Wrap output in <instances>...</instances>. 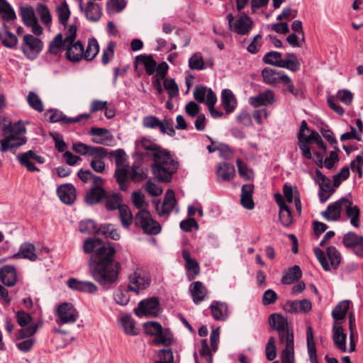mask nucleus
Here are the masks:
<instances>
[{"instance_id":"obj_1","label":"nucleus","mask_w":363,"mask_h":363,"mask_svg":"<svg viewBox=\"0 0 363 363\" xmlns=\"http://www.w3.org/2000/svg\"><path fill=\"white\" fill-rule=\"evenodd\" d=\"M83 250L91 254L89 267L93 278L100 284L106 285L115 282L118 278L121 264L114 259L115 247L102 240L90 238L85 240Z\"/></svg>"},{"instance_id":"obj_2","label":"nucleus","mask_w":363,"mask_h":363,"mask_svg":"<svg viewBox=\"0 0 363 363\" xmlns=\"http://www.w3.org/2000/svg\"><path fill=\"white\" fill-rule=\"evenodd\" d=\"M142 148L153 152L154 163L152 165V173L160 181L168 182L177 169V163L174 161L169 152L162 149L155 143L147 139H142L140 142Z\"/></svg>"},{"instance_id":"obj_3","label":"nucleus","mask_w":363,"mask_h":363,"mask_svg":"<svg viewBox=\"0 0 363 363\" xmlns=\"http://www.w3.org/2000/svg\"><path fill=\"white\" fill-rule=\"evenodd\" d=\"M3 138L0 140V151H10L15 153L16 150L26 144L27 138L25 136L26 128L21 121L10 123L2 128Z\"/></svg>"},{"instance_id":"obj_4","label":"nucleus","mask_w":363,"mask_h":363,"mask_svg":"<svg viewBox=\"0 0 363 363\" xmlns=\"http://www.w3.org/2000/svg\"><path fill=\"white\" fill-rule=\"evenodd\" d=\"M110 155L115 158L117 168L115 171V177L123 191L128 189V172L129 166L126 165L127 155L123 150L118 149L110 152Z\"/></svg>"},{"instance_id":"obj_5","label":"nucleus","mask_w":363,"mask_h":363,"mask_svg":"<svg viewBox=\"0 0 363 363\" xmlns=\"http://www.w3.org/2000/svg\"><path fill=\"white\" fill-rule=\"evenodd\" d=\"M144 330L147 334L152 335V344L155 345H162L169 346L173 340V335L169 329H163L161 325L157 322H147L144 324Z\"/></svg>"},{"instance_id":"obj_6","label":"nucleus","mask_w":363,"mask_h":363,"mask_svg":"<svg viewBox=\"0 0 363 363\" xmlns=\"http://www.w3.org/2000/svg\"><path fill=\"white\" fill-rule=\"evenodd\" d=\"M313 252L325 271H329L330 267L337 269L341 262V255L334 246H329L326 249V255L330 261L328 264L325 252L319 247H314Z\"/></svg>"},{"instance_id":"obj_7","label":"nucleus","mask_w":363,"mask_h":363,"mask_svg":"<svg viewBox=\"0 0 363 363\" xmlns=\"http://www.w3.org/2000/svg\"><path fill=\"white\" fill-rule=\"evenodd\" d=\"M37 324H31L28 327L21 328L18 333L16 340V347L22 352H30L36 342V339L33 337L38 330Z\"/></svg>"},{"instance_id":"obj_8","label":"nucleus","mask_w":363,"mask_h":363,"mask_svg":"<svg viewBox=\"0 0 363 363\" xmlns=\"http://www.w3.org/2000/svg\"><path fill=\"white\" fill-rule=\"evenodd\" d=\"M229 28L231 31L240 35H247L253 27L252 18L245 13H242L238 18H235L233 13L226 16Z\"/></svg>"},{"instance_id":"obj_9","label":"nucleus","mask_w":363,"mask_h":363,"mask_svg":"<svg viewBox=\"0 0 363 363\" xmlns=\"http://www.w3.org/2000/svg\"><path fill=\"white\" fill-rule=\"evenodd\" d=\"M135 223L141 228L144 233L150 235H156L160 232V224L152 219L149 211L140 210L135 217Z\"/></svg>"},{"instance_id":"obj_10","label":"nucleus","mask_w":363,"mask_h":363,"mask_svg":"<svg viewBox=\"0 0 363 363\" xmlns=\"http://www.w3.org/2000/svg\"><path fill=\"white\" fill-rule=\"evenodd\" d=\"M279 334L281 343L285 344L281 352V363L294 362V336L292 329H288Z\"/></svg>"},{"instance_id":"obj_11","label":"nucleus","mask_w":363,"mask_h":363,"mask_svg":"<svg viewBox=\"0 0 363 363\" xmlns=\"http://www.w3.org/2000/svg\"><path fill=\"white\" fill-rule=\"evenodd\" d=\"M16 160L22 167L30 172H40V169L35 164H43L45 161L43 157L32 150L18 153L16 155Z\"/></svg>"},{"instance_id":"obj_12","label":"nucleus","mask_w":363,"mask_h":363,"mask_svg":"<svg viewBox=\"0 0 363 363\" xmlns=\"http://www.w3.org/2000/svg\"><path fill=\"white\" fill-rule=\"evenodd\" d=\"M150 275L142 269H138L129 277L128 290L139 294L150 284Z\"/></svg>"},{"instance_id":"obj_13","label":"nucleus","mask_w":363,"mask_h":363,"mask_svg":"<svg viewBox=\"0 0 363 363\" xmlns=\"http://www.w3.org/2000/svg\"><path fill=\"white\" fill-rule=\"evenodd\" d=\"M56 323L59 325L73 324L78 318L79 313L72 303H63L56 310Z\"/></svg>"},{"instance_id":"obj_14","label":"nucleus","mask_w":363,"mask_h":363,"mask_svg":"<svg viewBox=\"0 0 363 363\" xmlns=\"http://www.w3.org/2000/svg\"><path fill=\"white\" fill-rule=\"evenodd\" d=\"M23 41L22 51L25 56L30 60L37 58L43 48L42 40L30 34H26Z\"/></svg>"},{"instance_id":"obj_15","label":"nucleus","mask_w":363,"mask_h":363,"mask_svg":"<svg viewBox=\"0 0 363 363\" xmlns=\"http://www.w3.org/2000/svg\"><path fill=\"white\" fill-rule=\"evenodd\" d=\"M310 131L311 133L307 135V139H304L303 142H301V144H299V148L302 152V155L307 160H311L312 158L311 149L308 146V144L311 141H314L317 146L323 151V153L327 150V146L323 141L320 134L314 130Z\"/></svg>"},{"instance_id":"obj_16","label":"nucleus","mask_w":363,"mask_h":363,"mask_svg":"<svg viewBox=\"0 0 363 363\" xmlns=\"http://www.w3.org/2000/svg\"><path fill=\"white\" fill-rule=\"evenodd\" d=\"M315 173V182L320 187L318 192L319 199L320 202L325 203L335 192V189L332 187L330 179L324 175L319 169H316Z\"/></svg>"},{"instance_id":"obj_17","label":"nucleus","mask_w":363,"mask_h":363,"mask_svg":"<svg viewBox=\"0 0 363 363\" xmlns=\"http://www.w3.org/2000/svg\"><path fill=\"white\" fill-rule=\"evenodd\" d=\"M45 117L50 123L70 124L79 122L82 119H88L89 118V115L81 114L74 118H69L66 116L62 111H60L57 109H50L45 113Z\"/></svg>"},{"instance_id":"obj_18","label":"nucleus","mask_w":363,"mask_h":363,"mask_svg":"<svg viewBox=\"0 0 363 363\" xmlns=\"http://www.w3.org/2000/svg\"><path fill=\"white\" fill-rule=\"evenodd\" d=\"M160 312L159 301L157 298H150L140 301L135 309L138 316L148 315L157 316Z\"/></svg>"},{"instance_id":"obj_19","label":"nucleus","mask_w":363,"mask_h":363,"mask_svg":"<svg viewBox=\"0 0 363 363\" xmlns=\"http://www.w3.org/2000/svg\"><path fill=\"white\" fill-rule=\"evenodd\" d=\"M342 243L345 247L352 249L361 245V247L354 250V253L358 257L363 258V236L358 235L352 231L348 232L344 235Z\"/></svg>"},{"instance_id":"obj_20","label":"nucleus","mask_w":363,"mask_h":363,"mask_svg":"<svg viewBox=\"0 0 363 363\" xmlns=\"http://www.w3.org/2000/svg\"><path fill=\"white\" fill-rule=\"evenodd\" d=\"M275 102V95L273 91L267 89L258 95L249 98V104L257 108L259 106H267Z\"/></svg>"},{"instance_id":"obj_21","label":"nucleus","mask_w":363,"mask_h":363,"mask_svg":"<svg viewBox=\"0 0 363 363\" xmlns=\"http://www.w3.org/2000/svg\"><path fill=\"white\" fill-rule=\"evenodd\" d=\"M342 201H343L346 216L350 219L351 225L355 228H359V208L357 205L353 206L352 201L345 197H342Z\"/></svg>"},{"instance_id":"obj_22","label":"nucleus","mask_w":363,"mask_h":363,"mask_svg":"<svg viewBox=\"0 0 363 363\" xmlns=\"http://www.w3.org/2000/svg\"><path fill=\"white\" fill-rule=\"evenodd\" d=\"M183 259L185 260L186 274L188 279L191 281L200 274V266L195 259H191L188 250H183Z\"/></svg>"},{"instance_id":"obj_23","label":"nucleus","mask_w":363,"mask_h":363,"mask_svg":"<svg viewBox=\"0 0 363 363\" xmlns=\"http://www.w3.org/2000/svg\"><path fill=\"white\" fill-rule=\"evenodd\" d=\"M209 308L215 320L225 321L228 318V305L225 302L213 301Z\"/></svg>"},{"instance_id":"obj_24","label":"nucleus","mask_w":363,"mask_h":363,"mask_svg":"<svg viewBox=\"0 0 363 363\" xmlns=\"http://www.w3.org/2000/svg\"><path fill=\"white\" fill-rule=\"evenodd\" d=\"M79 7L89 21L96 22L101 18V8L99 4L90 1L83 5L80 2Z\"/></svg>"},{"instance_id":"obj_25","label":"nucleus","mask_w":363,"mask_h":363,"mask_svg":"<svg viewBox=\"0 0 363 363\" xmlns=\"http://www.w3.org/2000/svg\"><path fill=\"white\" fill-rule=\"evenodd\" d=\"M65 50L66 57L71 62H77L84 59V45L79 40L65 45Z\"/></svg>"},{"instance_id":"obj_26","label":"nucleus","mask_w":363,"mask_h":363,"mask_svg":"<svg viewBox=\"0 0 363 363\" xmlns=\"http://www.w3.org/2000/svg\"><path fill=\"white\" fill-rule=\"evenodd\" d=\"M176 203L174 192L172 190H168L165 194L162 204L160 206V203H157L155 204V208L160 215H165L174 209Z\"/></svg>"},{"instance_id":"obj_27","label":"nucleus","mask_w":363,"mask_h":363,"mask_svg":"<svg viewBox=\"0 0 363 363\" xmlns=\"http://www.w3.org/2000/svg\"><path fill=\"white\" fill-rule=\"evenodd\" d=\"M12 259H27L31 262H35L38 259L35 253V247L30 242H23L19 247V251L11 256Z\"/></svg>"},{"instance_id":"obj_28","label":"nucleus","mask_w":363,"mask_h":363,"mask_svg":"<svg viewBox=\"0 0 363 363\" xmlns=\"http://www.w3.org/2000/svg\"><path fill=\"white\" fill-rule=\"evenodd\" d=\"M169 66L167 62H162L155 67V75L152 79V85L159 94L163 92L162 81L165 79Z\"/></svg>"},{"instance_id":"obj_29","label":"nucleus","mask_w":363,"mask_h":363,"mask_svg":"<svg viewBox=\"0 0 363 363\" xmlns=\"http://www.w3.org/2000/svg\"><path fill=\"white\" fill-rule=\"evenodd\" d=\"M57 194L60 199L66 204H72L76 199V189L71 184L60 185L57 189Z\"/></svg>"},{"instance_id":"obj_30","label":"nucleus","mask_w":363,"mask_h":363,"mask_svg":"<svg viewBox=\"0 0 363 363\" xmlns=\"http://www.w3.org/2000/svg\"><path fill=\"white\" fill-rule=\"evenodd\" d=\"M69 288L85 293L94 294L97 291V286L91 281H79L76 279H69L67 281Z\"/></svg>"},{"instance_id":"obj_31","label":"nucleus","mask_w":363,"mask_h":363,"mask_svg":"<svg viewBox=\"0 0 363 363\" xmlns=\"http://www.w3.org/2000/svg\"><path fill=\"white\" fill-rule=\"evenodd\" d=\"M0 279L2 283L9 286H13L17 282V272L12 265H5L0 268Z\"/></svg>"},{"instance_id":"obj_32","label":"nucleus","mask_w":363,"mask_h":363,"mask_svg":"<svg viewBox=\"0 0 363 363\" xmlns=\"http://www.w3.org/2000/svg\"><path fill=\"white\" fill-rule=\"evenodd\" d=\"M220 100L226 114L233 113L237 107L236 97L230 89H225L222 90Z\"/></svg>"},{"instance_id":"obj_33","label":"nucleus","mask_w":363,"mask_h":363,"mask_svg":"<svg viewBox=\"0 0 363 363\" xmlns=\"http://www.w3.org/2000/svg\"><path fill=\"white\" fill-rule=\"evenodd\" d=\"M255 186L253 184H243L241 189L240 203L246 209L252 210L255 208L252 199Z\"/></svg>"},{"instance_id":"obj_34","label":"nucleus","mask_w":363,"mask_h":363,"mask_svg":"<svg viewBox=\"0 0 363 363\" xmlns=\"http://www.w3.org/2000/svg\"><path fill=\"white\" fill-rule=\"evenodd\" d=\"M216 174L218 179L230 182L235 175V169L232 164L223 162L218 164Z\"/></svg>"},{"instance_id":"obj_35","label":"nucleus","mask_w":363,"mask_h":363,"mask_svg":"<svg viewBox=\"0 0 363 363\" xmlns=\"http://www.w3.org/2000/svg\"><path fill=\"white\" fill-rule=\"evenodd\" d=\"M333 339L335 346L342 352H346L347 334L344 332L341 323H333Z\"/></svg>"},{"instance_id":"obj_36","label":"nucleus","mask_w":363,"mask_h":363,"mask_svg":"<svg viewBox=\"0 0 363 363\" xmlns=\"http://www.w3.org/2000/svg\"><path fill=\"white\" fill-rule=\"evenodd\" d=\"M269 325L272 330L278 333L289 329L287 318L279 313H272L269 317Z\"/></svg>"},{"instance_id":"obj_37","label":"nucleus","mask_w":363,"mask_h":363,"mask_svg":"<svg viewBox=\"0 0 363 363\" xmlns=\"http://www.w3.org/2000/svg\"><path fill=\"white\" fill-rule=\"evenodd\" d=\"M343 201L342 198L327 207L326 210L322 212V216L328 220H337L340 218Z\"/></svg>"},{"instance_id":"obj_38","label":"nucleus","mask_w":363,"mask_h":363,"mask_svg":"<svg viewBox=\"0 0 363 363\" xmlns=\"http://www.w3.org/2000/svg\"><path fill=\"white\" fill-rule=\"evenodd\" d=\"M350 301L348 300H343L340 301L334 308L331 313L333 318V323H341V320L345 319L350 308Z\"/></svg>"},{"instance_id":"obj_39","label":"nucleus","mask_w":363,"mask_h":363,"mask_svg":"<svg viewBox=\"0 0 363 363\" xmlns=\"http://www.w3.org/2000/svg\"><path fill=\"white\" fill-rule=\"evenodd\" d=\"M189 291L196 304L203 301L207 295V289L199 281H194L190 285Z\"/></svg>"},{"instance_id":"obj_40","label":"nucleus","mask_w":363,"mask_h":363,"mask_svg":"<svg viewBox=\"0 0 363 363\" xmlns=\"http://www.w3.org/2000/svg\"><path fill=\"white\" fill-rule=\"evenodd\" d=\"M306 344L307 351L311 363H318L317 350L311 326H308L306 329Z\"/></svg>"},{"instance_id":"obj_41","label":"nucleus","mask_w":363,"mask_h":363,"mask_svg":"<svg viewBox=\"0 0 363 363\" xmlns=\"http://www.w3.org/2000/svg\"><path fill=\"white\" fill-rule=\"evenodd\" d=\"M285 74L283 72H277L270 67H265L262 71L263 82L269 85H275L279 82H281V76Z\"/></svg>"},{"instance_id":"obj_42","label":"nucleus","mask_w":363,"mask_h":363,"mask_svg":"<svg viewBox=\"0 0 363 363\" xmlns=\"http://www.w3.org/2000/svg\"><path fill=\"white\" fill-rule=\"evenodd\" d=\"M128 177L135 182H140L147 177V172L141 167L140 163H134L131 167H129Z\"/></svg>"},{"instance_id":"obj_43","label":"nucleus","mask_w":363,"mask_h":363,"mask_svg":"<svg viewBox=\"0 0 363 363\" xmlns=\"http://www.w3.org/2000/svg\"><path fill=\"white\" fill-rule=\"evenodd\" d=\"M281 82L284 86L282 89L284 93L289 92L296 99H304L303 93L295 87L294 82L288 75L281 76Z\"/></svg>"},{"instance_id":"obj_44","label":"nucleus","mask_w":363,"mask_h":363,"mask_svg":"<svg viewBox=\"0 0 363 363\" xmlns=\"http://www.w3.org/2000/svg\"><path fill=\"white\" fill-rule=\"evenodd\" d=\"M119 325L125 334L128 335H136L138 333L135 326V323L130 315H123L119 320Z\"/></svg>"},{"instance_id":"obj_45","label":"nucleus","mask_w":363,"mask_h":363,"mask_svg":"<svg viewBox=\"0 0 363 363\" xmlns=\"http://www.w3.org/2000/svg\"><path fill=\"white\" fill-rule=\"evenodd\" d=\"M72 150L79 154L82 155H90L92 156L93 154H96L99 155L102 150L101 147H94L87 145L83 143H74L72 145Z\"/></svg>"},{"instance_id":"obj_46","label":"nucleus","mask_w":363,"mask_h":363,"mask_svg":"<svg viewBox=\"0 0 363 363\" xmlns=\"http://www.w3.org/2000/svg\"><path fill=\"white\" fill-rule=\"evenodd\" d=\"M102 151L99 153V155L96 154H93V159L91 161V168L96 172L101 173L105 169V163L103 161V159L105 158L108 155V151L104 147H101Z\"/></svg>"},{"instance_id":"obj_47","label":"nucleus","mask_w":363,"mask_h":363,"mask_svg":"<svg viewBox=\"0 0 363 363\" xmlns=\"http://www.w3.org/2000/svg\"><path fill=\"white\" fill-rule=\"evenodd\" d=\"M302 276V271L299 266L294 265L289 268L286 274L281 278V283L284 284H291L295 281L298 280Z\"/></svg>"},{"instance_id":"obj_48","label":"nucleus","mask_w":363,"mask_h":363,"mask_svg":"<svg viewBox=\"0 0 363 363\" xmlns=\"http://www.w3.org/2000/svg\"><path fill=\"white\" fill-rule=\"evenodd\" d=\"M99 52V45L95 38H89L86 49L84 48L83 58L87 61L92 60Z\"/></svg>"},{"instance_id":"obj_49","label":"nucleus","mask_w":363,"mask_h":363,"mask_svg":"<svg viewBox=\"0 0 363 363\" xmlns=\"http://www.w3.org/2000/svg\"><path fill=\"white\" fill-rule=\"evenodd\" d=\"M135 61L137 64H142L144 65L145 72L148 75H152L155 73L157 64L152 56L140 55L136 57Z\"/></svg>"},{"instance_id":"obj_50","label":"nucleus","mask_w":363,"mask_h":363,"mask_svg":"<svg viewBox=\"0 0 363 363\" xmlns=\"http://www.w3.org/2000/svg\"><path fill=\"white\" fill-rule=\"evenodd\" d=\"M106 196L105 191L101 187L92 188L86 195V203L94 204L100 202Z\"/></svg>"},{"instance_id":"obj_51","label":"nucleus","mask_w":363,"mask_h":363,"mask_svg":"<svg viewBox=\"0 0 363 363\" xmlns=\"http://www.w3.org/2000/svg\"><path fill=\"white\" fill-rule=\"evenodd\" d=\"M265 64L281 67L283 62L281 53L277 51H270L264 55L262 59Z\"/></svg>"},{"instance_id":"obj_52","label":"nucleus","mask_w":363,"mask_h":363,"mask_svg":"<svg viewBox=\"0 0 363 363\" xmlns=\"http://www.w3.org/2000/svg\"><path fill=\"white\" fill-rule=\"evenodd\" d=\"M62 50H65V43H64L63 36L61 33H58L49 45V52L52 55L59 54Z\"/></svg>"},{"instance_id":"obj_53","label":"nucleus","mask_w":363,"mask_h":363,"mask_svg":"<svg viewBox=\"0 0 363 363\" xmlns=\"http://www.w3.org/2000/svg\"><path fill=\"white\" fill-rule=\"evenodd\" d=\"M119 216L124 228H128L133 223V216L129 208L125 205L118 207Z\"/></svg>"},{"instance_id":"obj_54","label":"nucleus","mask_w":363,"mask_h":363,"mask_svg":"<svg viewBox=\"0 0 363 363\" xmlns=\"http://www.w3.org/2000/svg\"><path fill=\"white\" fill-rule=\"evenodd\" d=\"M27 102L35 111L38 112H43L44 111L43 101L36 93L30 91L27 96Z\"/></svg>"},{"instance_id":"obj_55","label":"nucleus","mask_w":363,"mask_h":363,"mask_svg":"<svg viewBox=\"0 0 363 363\" xmlns=\"http://www.w3.org/2000/svg\"><path fill=\"white\" fill-rule=\"evenodd\" d=\"M213 92L211 88L204 86H197L194 91V97L199 103L207 104L208 97L210 92Z\"/></svg>"},{"instance_id":"obj_56","label":"nucleus","mask_w":363,"mask_h":363,"mask_svg":"<svg viewBox=\"0 0 363 363\" xmlns=\"http://www.w3.org/2000/svg\"><path fill=\"white\" fill-rule=\"evenodd\" d=\"M58 20L60 24L65 25L70 16V11L67 2H62L56 8Z\"/></svg>"},{"instance_id":"obj_57","label":"nucleus","mask_w":363,"mask_h":363,"mask_svg":"<svg viewBox=\"0 0 363 363\" xmlns=\"http://www.w3.org/2000/svg\"><path fill=\"white\" fill-rule=\"evenodd\" d=\"M0 13H3V18L6 21L14 20L16 18L14 10L6 0L0 1Z\"/></svg>"},{"instance_id":"obj_58","label":"nucleus","mask_w":363,"mask_h":363,"mask_svg":"<svg viewBox=\"0 0 363 363\" xmlns=\"http://www.w3.org/2000/svg\"><path fill=\"white\" fill-rule=\"evenodd\" d=\"M98 232L101 233L106 238H109L114 240H118L120 238V234L117 229L112 224H104L101 225L100 228L98 229Z\"/></svg>"},{"instance_id":"obj_59","label":"nucleus","mask_w":363,"mask_h":363,"mask_svg":"<svg viewBox=\"0 0 363 363\" xmlns=\"http://www.w3.org/2000/svg\"><path fill=\"white\" fill-rule=\"evenodd\" d=\"M236 164L238 167V171L239 175L245 181L252 179L254 177V172L252 169H249L245 163H243L242 160L238 158L236 160Z\"/></svg>"},{"instance_id":"obj_60","label":"nucleus","mask_w":363,"mask_h":363,"mask_svg":"<svg viewBox=\"0 0 363 363\" xmlns=\"http://www.w3.org/2000/svg\"><path fill=\"white\" fill-rule=\"evenodd\" d=\"M162 82L169 98L174 99L179 96V86L173 79H165Z\"/></svg>"},{"instance_id":"obj_61","label":"nucleus","mask_w":363,"mask_h":363,"mask_svg":"<svg viewBox=\"0 0 363 363\" xmlns=\"http://www.w3.org/2000/svg\"><path fill=\"white\" fill-rule=\"evenodd\" d=\"M36 11L42 23L45 26H49L52 22V16L48 6L43 4H38L36 7Z\"/></svg>"},{"instance_id":"obj_62","label":"nucleus","mask_w":363,"mask_h":363,"mask_svg":"<svg viewBox=\"0 0 363 363\" xmlns=\"http://www.w3.org/2000/svg\"><path fill=\"white\" fill-rule=\"evenodd\" d=\"M79 230L84 234H94L98 233V229L94 220L88 219L82 220L79 224Z\"/></svg>"},{"instance_id":"obj_63","label":"nucleus","mask_w":363,"mask_h":363,"mask_svg":"<svg viewBox=\"0 0 363 363\" xmlns=\"http://www.w3.org/2000/svg\"><path fill=\"white\" fill-rule=\"evenodd\" d=\"M217 101V97L214 92H210L208 97V101L206 106L208 108V111L211 116L214 118H218L223 115V113L220 111H217L215 108V104Z\"/></svg>"},{"instance_id":"obj_64","label":"nucleus","mask_w":363,"mask_h":363,"mask_svg":"<svg viewBox=\"0 0 363 363\" xmlns=\"http://www.w3.org/2000/svg\"><path fill=\"white\" fill-rule=\"evenodd\" d=\"M21 17L26 26L38 21L34 10L31 6L21 9Z\"/></svg>"}]
</instances>
